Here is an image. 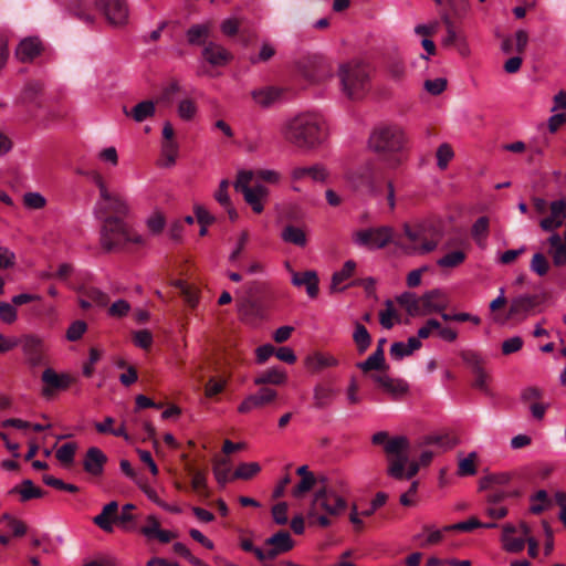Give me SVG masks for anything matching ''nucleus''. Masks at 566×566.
I'll list each match as a JSON object with an SVG mask.
<instances>
[{
    "label": "nucleus",
    "instance_id": "f257e3e1",
    "mask_svg": "<svg viewBox=\"0 0 566 566\" xmlns=\"http://www.w3.org/2000/svg\"><path fill=\"white\" fill-rule=\"evenodd\" d=\"M285 142L301 150L317 149L327 139L325 119L317 113L304 112L286 119L281 126Z\"/></svg>",
    "mask_w": 566,
    "mask_h": 566
},
{
    "label": "nucleus",
    "instance_id": "f03ea898",
    "mask_svg": "<svg viewBox=\"0 0 566 566\" xmlns=\"http://www.w3.org/2000/svg\"><path fill=\"white\" fill-rule=\"evenodd\" d=\"M407 143L403 129L397 125H379L373 129L368 138L369 149L379 155L391 169L402 163Z\"/></svg>",
    "mask_w": 566,
    "mask_h": 566
},
{
    "label": "nucleus",
    "instance_id": "7ed1b4c3",
    "mask_svg": "<svg viewBox=\"0 0 566 566\" xmlns=\"http://www.w3.org/2000/svg\"><path fill=\"white\" fill-rule=\"evenodd\" d=\"M127 243L145 245L146 238L134 230L126 219L116 218L101 221L99 244L104 252L119 251Z\"/></svg>",
    "mask_w": 566,
    "mask_h": 566
},
{
    "label": "nucleus",
    "instance_id": "20e7f679",
    "mask_svg": "<svg viewBox=\"0 0 566 566\" xmlns=\"http://www.w3.org/2000/svg\"><path fill=\"white\" fill-rule=\"evenodd\" d=\"M347 502L340 494H334L318 485L315 490L313 499L307 512L310 524L318 525L321 527H328L331 525V516L336 517L345 512Z\"/></svg>",
    "mask_w": 566,
    "mask_h": 566
},
{
    "label": "nucleus",
    "instance_id": "39448f33",
    "mask_svg": "<svg viewBox=\"0 0 566 566\" xmlns=\"http://www.w3.org/2000/svg\"><path fill=\"white\" fill-rule=\"evenodd\" d=\"M373 444L384 446L388 458L387 473L396 480H402L403 468L408 462L409 440L405 436H396L389 439L387 431H378L371 437Z\"/></svg>",
    "mask_w": 566,
    "mask_h": 566
},
{
    "label": "nucleus",
    "instance_id": "423d86ee",
    "mask_svg": "<svg viewBox=\"0 0 566 566\" xmlns=\"http://www.w3.org/2000/svg\"><path fill=\"white\" fill-rule=\"evenodd\" d=\"M93 214L98 220L127 219L130 216V206L127 198L116 191L98 196L93 208Z\"/></svg>",
    "mask_w": 566,
    "mask_h": 566
},
{
    "label": "nucleus",
    "instance_id": "0eeeda50",
    "mask_svg": "<svg viewBox=\"0 0 566 566\" xmlns=\"http://www.w3.org/2000/svg\"><path fill=\"white\" fill-rule=\"evenodd\" d=\"M339 77L343 92L349 98H359L368 88V71L361 63H347L340 66Z\"/></svg>",
    "mask_w": 566,
    "mask_h": 566
},
{
    "label": "nucleus",
    "instance_id": "6e6552de",
    "mask_svg": "<svg viewBox=\"0 0 566 566\" xmlns=\"http://www.w3.org/2000/svg\"><path fill=\"white\" fill-rule=\"evenodd\" d=\"M356 189H365L368 193H379V184L384 180V170L375 161L368 160L350 171L347 176Z\"/></svg>",
    "mask_w": 566,
    "mask_h": 566
},
{
    "label": "nucleus",
    "instance_id": "1a4fd4ad",
    "mask_svg": "<svg viewBox=\"0 0 566 566\" xmlns=\"http://www.w3.org/2000/svg\"><path fill=\"white\" fill-rule=\"evenodd\" d=\"M24 357V363L31 367H40L48 364L49 347L42 336L33 333L19 337V345Z\"/></svg>",
    "mask_w": 566,
    "mask_h": 566
},
{
    "label": "nucleus",
    "instance_id": "9d476101",
    "mask_svg": "<svg viewBox=\"0 0 566 566\" xmlns=\"http://www.w3.org/2000/svg\"><path fill=\"white\" fill-rule=\"evenodd\" d=\"M392 238L394 228L390 226L363 229L353 233V242L369 250L384 249L392 241Z\"/></svg>",
    "mask_w": 566,
    "mask_h": 566
},
{
    "label": "nucleus",
    "instance_id": "9b49d317",
    "mask_svg": "<svg viewBox=\"0 0 566 566\" xmlns=\"http://www.w3.org/2000/svg\"><path fill=\"white\" fill-rule=\"evenodd\" d=\"M541 304V297L536 294H521L511 300L506 319L521 323L535 313Z\"/></svg>",
    "mask_w": 566,
    "mask_h": 566
},
{
    "label": "nucleus",
    "instance_id": "f8f14e48",
    "mask_svg": "<svg viewBox=\"0 0 566 566\" xmlns=\"http://www.w3.org/2000/svg\"><path fill=\"white\" fill-rule=\"evenodd\" d=\"M403 231L410 244L406 247L409 254H426L437 248V242L424 237L422 228L412 229L408 223L403 224Z\"/></svg>",
    "mask_w": 566,
    "mask_h": 566
},
{
    "label": "nucleus",
    "instance_id": "ddd939ff",
    "mask_svg": "<svg viewBox=\"0 0 566 566\" xmlns=\"http://www.w3.org/2000/svg\"><path fill=\"white\" fill-rule=\"evenodd\" d=\"M96 6L111 24L124 25L127 23L129 11L126 0H96Z\"/></svg>",
    "mask_w": 566,
    "mask_h": 566
},
{
    "label": "nucleus",
    "instance_id": "4468645a",
    "mask_svg": "<svg viewBox=\"0 0 566 566\" xmlns=\"http://www.w3.org/2000/svg\"><path fill=\"white\" fill-rule=\"evenodd\" d=\"M276 397V390L269 387H261L255 394H251L243 399L238 407V411L240 413H249L255 409H261L272 403Z\"/></svg>",
    "mask_w": 566,
    "mask_h": 566
},
{
    "label": "nucleus",
    "instance_id": "2eb2a0df",
    "mask_svg": "<svg viewBox=\"0 0 566 566\" xmlns=\"http://www.w3.org/2000/svg\"><path fill=\"white\" fill-rule=\"evenodd\" d=\"M521 401L528 406L534 419L543 420L548 403L543 401V391L537 387H527L521 391Z\"/></svg>",
    "mask_w": 566,
    "mask_h": 566
},
{
    "label": "nucleus",
    "instance_id": "dca6fc26",
    "mask_svg": "<svg viewBox=\"0 0 566 566\" xmlns=\"http://www.w3.org/2000/svg\"><path fill=\"white\" fill-rule=\"evenodd\" d=\"M44 46L40 38L38 36H28L20 41L18 44L14 54L15 57L21 63H30L34 59L41 55Z\"/></svg>",
    "mask_w": 566,
    "mask_h": 566
},
{
    "label": "nucleus",
    "instance_id": "f3484780",
    "mask_svg": "<svg viewBox=\"0 0 566 566\" xmlns=\"http://www.w3.org/2000/svg\"><path fill=\"white\" fill-rule=\"evenodd\" d=\"M42 381L46 385L42 389V395L44 397H50L53 394V390H65L67 389L73 378L69 374H57L52 368H46L42 373Z\"/></svg>",
    "mask_w": 566,
    "mask_h": 566
},
{
    "label": "nucleus",
    "instance_id": "a211bd4d",
    "mask_svg": "<svg viewBox=\"0 0 566 566\" xmlns=\"http://www.w3.org/2000/svg\"><path fill=\"white\" fill-rule=\"evenodd\" d=\"M78 305L82 310H88L92 306L105 307L109 302L108 295L95 286H82L78 289Z\"/></svg>",
    "mask_w": 566,
    "mask_h": 566
},
{
    "label": "nucleus",
    "instance_id": "6ab92c4d",
    "mask_svg": "<svg viewBox=\"0 0 566 566\" xmlns=\"http://www.w3.org/2000/svg\"><path fill=\"white\" fill-rule=\"evenodd\" d=\"M106 462V454L99 448L91 447L84 455L83 468L86 473L93 476H99L104 472Z\"/></svg>",
    "mask_w": 566,
    "mask_h": 566
},
{
    "label": "nucleus",
    "instance_id": "aec40b11",
    "mask_svg": "<svg viewBox=\"0 0 566 566\" xmlns=\"http://www.w3.org/2000/svg\"><path fill=\"white\" fill-rule=\"evenodd\" d=\"M549 208V216L539 222L544 231H554L566 220V201L564 199L553 201Z\"/></svg>",
    "mask_w": 566,
    "mask_h": 566
},
{
    "label": "nucleus",
    "instance_id": "412c9836",
    "mask_svg": "<svg viewBox=\"0 0 566 566\" xmlns=\"http://www.w3.org/2000/svg\"><path fill=\"white\" fill-rule=\"evenodd\" d=\"M421 304L422 314L424 316L431 313L442 314L443 311L447 308L448 302L444 293L439 289H434L424 293L421 296Z\"/></svg>",
    "mask_w": 566,
    "mask_h": 566
},
{
    "label": "nucleus",
    "instance_id": "4be33fe9",
    "mask_svg": "<svg viewBox=\"0 0 566 566\" xmlns=\"http://www.w3.org/2000/svg\"><path fill=\"white\" fill-rule=\"evenodd\" d=\"M265 545L270 548V557L276 558L290 552L294 547V541L287 531H279L265 539Z\"/></svg>",
    "mask_w": 566,
    "mask_h": 566
},
{
    "label": "nucleus",
    "instance_id": "5701e85b",
    "mask_svg": "<svg viewBox=\"0 0 566 566\" xmlns=\"http://www.w3.org/2000/svg\"><path fill=\"white\" fill-rule=\"evenodd\" d=\"M292 284L301 287L305 286L306 293L311 298H315L318 295V276L315 271L295 272L292 271Z\"/></svg>",
    "mask_w": 566,
    "mask_h": 566
},
{
    "label": "nucleus",
    "instance_id": "b1692460",
    "mask_svg": "<svg viewBox=\"0 0 566 566\" xmlns=\"http://www.w3.org/2000/svg\"><path fill=\"white\" fill-rule=\"evenodd\" d=\"M373 379L394 399L400 398L409 390V386L405 380L395 379L388 375H374Z\"/></svg>",
    "mask_w": 566,
    "mask_h": 566
},
{
    "label": "nucleus",
    "instance_id": "393cba45",
    "mask_svg": "<svg viewBox=\"0 0 566 566\" xmlns=\"http://www.w3.org/2000/svg\"><path fill=\"white\" fill-rule=\"evenodd\" d=\"M8 495H19V501L25 503L33 499H41L45 492L36 486L30 479L22 480L20 484L14 485L8 491Z\"/></svg>",
    "mask_w": 566,
    "mask_h": 566
},
{
    "label": "nucleus",
    "instance_id": "a878e982",
    "mask_svg": "<svg viewBox=\"0 0 566 566\" xmlns=\"http://www.w3.org/2000/svg\"><path fill=\"white\" fill-rule=\"evenodd\" d=\"M290 175L293 181H301L304 178H310L313 181L324 182L328 177L326 168L321 164L310 167H295L291 170Z\"/></svg>",
    "mask_w": 566,
    "mask_h": 566
},
{
    "label": "nucleus",
    "instance_id": "bb28decb",
    "mask_svg": "<svg viewBox=\"0 0 566 566\" xmlns=\"http://www.w3.org/2000/svg\"><path fill=\"white\" fill-rule=\"evenodd\" d=\"M118 503L112 501L103 506L102 512L93 517V523L106 533L113 532V523L117 520Z\"/></svg>",
    "mask_w": 566,
    "mask_h": 566
},
{
    "label": "nucleus",
    "instance_id": "cd10ccee",
    "mask_svg": "<svg viewBox=\"0 0 566 566\" xmlns=\"http://www.w3.org/2000/svg\"><path fill=\"white\" fill-rule=\"evenodd\" d=\"M202 55L206 61L213 66H223L232 59V55L228 50L213 42H210L205 46Z\"/></svg>",
    "mask_w": 566,
    "mask_h": 566
},
{
    "label": "nucleus",
    "instance_id": "c85d7f7f",
    "mask_svg": "<svg viewBox=\"0 0 566 566\" xmlns=\"http://www.w3.org/2000/svg\"><path fill=\"white\" fill-rule=\"evenodd\" d=\"M245 202L252 208L255 213H261L264 210V200L268 198L269 190L263 185H255L251 189H247L243 193Z\"/></svg>",
    "mask_w": 566,
    "mask_h": 566
},
{
    "label": "nucleus",
    "instance_id": "c756f323",
    "mask_svg": "<svg viewBox=\"0 0 566 566\" xmlns=\"http://www.w3.org/2000/svg\"><path fill=\"white\" fill-rule=\"evenodd\" d=\"M516 527L512 524H505L503 526L502 543L503 548L509 553H520L524 549L526 538L515 537L514 533Z\"/></svg>",
    "mask_w": 566,
    "mask_h": 566
},
{
    "label": "nucleus",
    "instance_id": "7c9ffc66",
    "mask_svg": "<svg viewBox=\"0 0 566 566\" xmlns=\"http://www.w3.org/2000/svg\"><path fill=\"white\" fill-rule=\"evenodd\" d=\"M287 380L286 373L279 368V367H272L270 369H266L262 373H260L254 379L253 384L256 386H263V385H283Z\"/></svg>",
    "mask_w": 566,
    "mask_h": 566
},
{
    "label": "nucleus",
    "instance_id": "2f4dec72",
    "mask_svg": "<svg viewBox=\"0 0 566 566\" xmlns=\"http://www.w3.org/2000/svg\"><path fill=\"white\" fill-rule=\"evenodd\" d=\"M304 364L308 370L313 373H318L325 368L336 366L337 359L332 355L314 353L305 358Z\"/></svg>",
    "mask_w": 566,
    "mask_h": 566
},
{
    "label": "nucleus",
    "instance_id": "473e14b6",
    "mask_svg": "<svg viewBox=\"0 0 566 566\" xmlns=\"http://www.w3.org/2000/svg\"><path fill=\"white\" fill-rule=\"evenodd\" d=\"M548 243L554 265H566V241L558 233H554L548 238Z\"/></svg>",
    "mask_w": 566,
    "mask_h": 566
},
{
    "label": "nucleus",
    "instance_id": "72a5a7b5",
    "mask_svg": "<svg viewBox=\"0 0 566 566\" xmlns=\"http://www.w3.org/2000/svg\"><path fill=\"white\" fill-rule=\"evenodd\" d=\"M251 95L258 105L269 107L280 98L281 91L276 87L268 86L252 91Z\"/></svg>",
    "mask_w": 566,
    "mask_h": 566
},
{
    "label": "nucleus",
    "instance_id": "f704fd0d",
    "mask_svg": "<svg viewBox=\"0 0 566 566\" xmlns=\"http://www.w3.org/2000/svg\"><path fill=\"white\" fill-rule=\"evenodd\" d=\"M397 302L405 307L409 315L423 316L421 296L418 297L415 293L405 292L397 297Z\"/></svg>",
    "mask_w": 566,
    "mask_h": 566
},
{
    "label": "nucleus",
    "instance_id": "c9c22d12",
    "mask_svg": "<svg viewBox=\"0 0 566 566\" xmlns=\"http://www.w3.org/2000/svg\"><path fill=\"white\" fill-rule=\"evenodd\" d=\"M155 111V104L151 101H143L136 104L130 112H128L127 108L124 107V113L127 116H132L133 119L137 123H142L145 119L154 116Z\"/></svg>",
    "mask_w": 566,
    "mask_h": 566
},
{
    "label": "nucleus",
    "instance_id": "e433bc0d",
    "mask_svg": "<svg viewBox=\"0 0 566 566\" xmlns=\"http://www.w3.org/2000/svg\"><path fill=\"white\" fill-rule=\"evenodd\" d=\"M318 485L326 488L327 491L331 490L334 494H340L343 497L349 492V486L346 480L343 478H328L325 475L318 476Z\"/></svg>",
    "mask_w": 566,
    "mask_h": 566
},
{
    "label": "nucleus",
    "instance_id": "4c0bfd02",
    "mask_svg": "<svg viewBox=\"0 0 566 566\" xmlns=\"http://www.w3.org/2000/svg\"><path fill=\"white\" fill-rule=\"evenodd\" d=\"M358 368L363 371L386 369L384 349L376 348V350L364 361L358 364Z\"/></svg>",
    "mask_w": 566,
    "mask_h": 566
},
{
    "label": "nucleus",
    "instance_id": "58836bf2",
    "mask_svg": "<svg viewBox=\"0 0 566 566\" xmlns=\"http://www.w3.org/2000/svg\"><path fill=\"white\" fill-rule=\"evenodd\" d=\"M334 396L335 392L332 388L324 385H316L313 396L315 408L324 409L328 407L332 403Z\"/></svg>",
    "mask_w": 566,
    "mask_h": 566
},
{
    "label": "nucleus",
    "instance_id": "ea45409f",
    "mask_svg": "<svg viewBox=\"0 0 566 566\" xmlns=\"http://www.w3.org/2000/svg\"><path fill=\"white\" fill-rule=\"evenodd\" d=\"M281 238L283 241L297 247H305L307 242L305 232L295 226H286L281 233Z\"/></svg>",
    "mask_w": 566,
    "mask_h": 566
},
{
    "label": "nucleus",
    "instance_id": "a19ab883",
    "mask_svg": "<svg viewBox=\"0 0 566 566\" xmlns=\"http://www.w3.org/2000/svg\"><path fill=\"white\" fill-rule=\"evenodd\" d=\"M353 339L357 346V350L359 352V354L365 353L371 344V337L369 332L360 323H356L355 325Z\"/></svg>",
    "mask_w": 566,
    "mask_h": 566
},
{
    "label": "nucleus",
    "instance_id": "79ce46f5",
    "mask_svg": "<svg viewBox=\"0 0 566 566\" xmlns=\"http://www.w3.org/2000/svg\"><path fill=\"white\" fill-rule=\"evenodd\" d=\"M467 259L465 252L455 250L448 252L437 261L438 266L442 269H453L461 265Z\"/></svg>",
    "mask_w": 566,
    "mask_h": 566
},
{
    "label": "nucleus",
    "instance_id": "37998d69",
    "mask_svg": "<svg viewBox=\"0 0 566 566\" xmlns=\"http://www.w3.org/2000/svg\"><path fill=\"white\" fill-rule=\"evenodd\" d=\"M209 36V27L206 24H193L187 31V40L192 45H201Z\"/></svg>",
    "mask_w": 566,
    "mask_h": 566
},
{
    "label": "nucleus",
    "instance_id": "c03bdc74",
    "mask_svg": "<svg viewBox=\"0 0 566 566\" xmlns=\"http://www.w3.org/2000/svg\"><path fill=\"white\" fill-rule=\"evenodd\" d=\"M356 263L353 260H348L344 263L339 271H336L332 276V290H336L344 281L348 280L355 272Z\"/></svg>",
    "mask_w": 566,
    "mask_h": 566
},
{
    "label": "nucleus",
    "instance_id": "a18cd8bd",
    "mask_svg": "<svg viewBox=\"0 0 566 566\" xmlns=\"http://www.w3.org/2000/svg\"><path fill=\"white\" fill-rule=\"evenodd\" d=\"M174 285L180 290V293H181L185 302L189 306H191V307L197 306V304L199 302V297H198V290L195 286H191L181 280L175 281Z\"/></svg>",
    "mask_w": 566,
    "mask_h": 566
},
{
    "label": "nucleus",
    "instance_id": "49530a36",
    "mask_svg": "<svg viewBox=\"0 0 566 566\" xmlns=\"http://www.w3.org/2000/svg\"><path fill=\"white\" fill-rule=\"evenodd\" d=\"M261 471L258 462H244L238 465L233 479L250 480Z\"/></svg>",
    "mask_w": 566,
    "mask_h": 566
},
{
    "label": "nucleus",
    "instance_id": "de8ad7c7",
    "mask_svg": "<svg viewBox=\"0 0 566 566\" xmlns=\"http://www.w3.org/2000/svg\"><path fill=\"white\" fill-rule=\"evenodd\" d=\"M531 502L532 505L530 507V511L533 514H541L551 504L548 494L545 490H539L534 495H532Z\"/></svg>",
    "mask_w": 566,
    "mask_h": 566
},
{
    "label": "nucleus",
    "instance_id": "09e8293b",
    "mask_svg": "<svg viewBox=\"0 0 566 566\" xmlns=\"http://www.w3.org/2000/svg\"><path fill=\"white\" fill-rule=\"evenodd\" d=\"M77 446L74 442L64 443L55 453L56 459L64 465H70L74 461Z\"/></svg>",
    "mask_w": 566,
    "mask_h": 566
},
{
    "label": "nucleus",
    "instance_id": "8fccbe9b",
    "mask_svg": "<svg viewBox=\"0 0 566 566\" xmlns=\"http://www.w3.org/2000/svg\"><path fill=\"white\" fill-rule=\"evenodd\" d=\"M314 486H316V489L318 488V478L314 474H307V476L302 478L300 483L292 490V495L294 497H301Z\"/></svg>",
    "mask_w": 566,
    "mask_h": 566
},
{
    "label": "nucleus",
    "instance_id": "3c124183",
    "mask_svg": "<svg viewBox=\"0 0 566 566\" xmlns=\"http://www.w3.org/2000/svg\"><path fill=\"white\" fill-rule=\"evenodd\" d=\"M312 63L318 69L317 73L307 74L312 81L319 82L332 76V67L324 59L314 57Z\"/></svg>",
    "mask_w": 566,
    "mask_h": 566
},
{
    "label": "nucleus",
    "instance_id": "603ef678",
    "mask_svg": "<svg viewBox=\"0 0 566 566\" xmlns=\"http://www.w3.org/2000/svg\"><path fill=\"white\" fill-rule=\"evenodd\" d=\"M476 453L471 452L467 458H463L459 462L458 467V475L459 476H470L476 473L475 467Z\"/></svg>",
    "mask_w": 566,
    "mask_h": 566
},
{
    "label": "nucleus",
    "instance_id": "864d4df0",
    "mask_svg": "<svg viewBox=\"0 0 566 566\" xmlns=\"http://www.w3.org/2000/svg\"><path fill=\"white\" fill-rule=\"evenodd\" d=\"M462 360L472 369V373L476 371L478 369L484 367V360L480 356L479 353L467 349L462 350L460 354Z\"/></svg>",
    "mask_w": 566,
    "mask_h": 566
},
{
    "label": "nucleus",
    "instance_id": "5fc2aeb1",
    "mask_svg": "<svg viewBox=\"0 0 566 566\" xmlns=\"http://www.w3.org/2000/svg\"><path fill=\"white\" fill-rule=\"evenodd\" d=\"M437 165L443 170L448 167L449 161L453 158L454 153L451 146L447 143L441 144L437 149Z\"/></svg>",
    "mask_w": 566,
    "mask_h": 566
},
{
    "label": "nucleus",
    "instance_id": "6e6d98bb",
    "mask_svg": "<svg viewBox=\"0 0 566 566\" xmlns=\"http://www.w3.org/2000/svg\"><path fill=\"white\" fill-rule=\"evenodd\" d=\"M165 224H166L165 217L159 211H155L146 220V226L153 234L161 233L165 228Z\"/></svg>",
    "mask_w": 566,
    "mask_h": 566
},
{
    "label": "nucleus",
    "instance_id": "4d7b16f0",
    "mask_svg": "<svg viewBox=\"0 0 566 566\" xmlns=\"http://www.w3.org/2000/svg\"><path fill=\"white\" fill-rule=\"evenodd\" d=\"M130 311V304L123 298L115 301L107 310L108 316L113 318L125 317Z\"/></svg>",
    "mask_w": 566,
    "mask_h": 566
},
{
    "label": "nucleus",
    "instance_id": "13d9d810",
    "mask_svg": "<svg viewBox=\"0 0 566 566\" xmlns=\"http://www.w3.org/2000/svg\"><path fill=\"white\" fill-rule=\"evenodd\" d=\"M86 329L87 324L84 321H75L67 327L65 337L70 342H76L82 338Z\"/></svg>",
    "mask_w": 566,
    "mask_h": 566
},
{
    "label": "nucleus",
    "instance_id": "bf43d9fd",
    "mask_svg": "<svg viewBox=\"0 0 566 566\" xmlns=\"http://www.w3.org/2000/svg\"><path fill=\"white\" fill-rule=\"evenodd\" d=\"M191 473V486L192 490L196 491L199 494H202L205 496L208 495L207 493V478L206 474L202 471L199 470H190Z\"/></svg>",
    "mask_w": 566,
    "mask_h": 566
},
{
    "label": "nucleus",
    "instance_id": "052dcab7",
    "mask_svg": "<svg viewBox=\"0 0 566 566\" xmlns=\"http://www.w3.org/2000/svg\"><path fill=\"white\" fill-rule=\"evenodd\" d=\"M23 203L28 209L39 210L46 205V199L40 192H25Z\"/></svg>",
    "mask_w": 566,
    "mask_h": 566
},
{
    "label": "nucleus",
    "instance_id": "680f3d73",
    "mask_svg": "<svg viewBox=\"0 0 566 566\" xmlns=\"http://www.w3.org/2000/svg\"><path fill=\"white\" fill-rule=\"evenodd\" d=\"M197 113V106L190 98H185L178 104V115L184 120H190Z\"/></svg>",
    "mask_w": 566,
    "mask_h": 566
},
{
    "label": "nucleus",
    "instance_id": "e2e57ef3",
    "mask_svg": "<svg viewBox=\"0 0 566 566\" xmlns=\"http://www.w3.org/2000/svg\"><path fill=\"white\" fill-rule=\"evenodd\" d=\"M530 268L537 275L544 276L549 270V264L544 254L535 253L532 258Z\"/></svg>",
    "mask_w": 566,
    "mask_h": 566
},
{
    "label": "nucleus",
    "instance_id": "0e129e2a",
    "mask_svg": "<svg viewBox=\"0 0 566 566\" xmlns=\"http://www.w3.org/2000/svg\"><path fill=\"white\" fill-rule=\"evenodd\" d=\"M253 179V172L250 170H242L238 172L237 180L234 182V189L237 192L243 193L247 189H251L250 182Z\"/></svg>",
    "mask_w": 566,
    "mask_h": 566
},
{
    "label": "nucleus",
    "instance_id": "69168bd1",
    "mask_svg": "<svg viewBox=\"0 0 566 566\" xmlns=\"http://www.w3.org/2000/svg\"><path fill=\"white\" fill-rule=\"evenodd\" d=\"M18 314L15 306L7 302H0V319L6 324H12L17 321Z\"/></svg>",
    "mask_w": 566,
    "mask_h": 566
},
{
    "label": "nucleus",
    "instance_id": "338daca9",
    "mask_svg": "<svg viewBox=\"0 0 566 566\" xmlns=\"http://www.w3.org/2000/svg\"><path fill=\"white\" fill-rule=\"evenodd\" d=\"M229 187L230 182L228 179H223L220 181L217 191L214 192V199L222 206L228 207L231 202L229 196Z\"/></svg>",
    "mask_w": 566,
    "mask_h": 566
},
{
    "label": "nucleus",
    "instance_id": "774afa93",
    "mask_svg": "<svg viewBox=\"0 0 566 566\" xmlns=\"http://www.w3.org/2000/svg\"><path fill=\"white\" fill-rule=\"evenodd\" d=\"M42 93V85L40 83L28 84L22 93V98L25 103H35L38 96Z\"/></svg>",
    "mask_w": 566,
    "mask_h": 566
}]
</instances>
